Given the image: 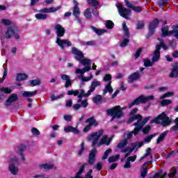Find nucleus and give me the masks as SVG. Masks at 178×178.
<instances>
[{
	"mask_svg": "<svg viewBox=\"0 0 178 178\" xmlns=\"http://www.w3.org/2000/svg\"><path fill=\"white\" fill-rule=\"evenodd\" d=\"M92 101L94 102V104H96V105H101V104H102V95H97L96 96H95L92 99Z\"/></svg>",
	"mask_w": 178,
	"mask_h": 178,
	"instance_id": "obj_27",
	"label": "nucleus"
},
{
	"mask_svg": "<svg viewBox=\"0 0 178 178\" xmlns=\"http://www.w3.org/2000/svg\"><path fill=\"white\" fill-rule=\"evenodd\" d=\"M26 148H27V147L24 144H21L19 146H18V149H19V154H23V152H24V151H26Z\"/></svg>",
	"mask_w": 178,
	"mask_h": 178,
	"instance_id": "obj_59",
	"label": "nucleus"
},
{
	"mask_svg": "<svg viewBox=\"0 0 178 178\" xmlns=\"http://www.w3.org/2000/svg\"><path fill=\"white\" fill-rule=\"evenodd\" d=\"M172 104V100L170 99H163L161 102V106H168V105H170Z\"/></svg>",
	"mask_w": 178,
	"mask_h": 178,
	"instance_id": "obj_51",
	"label": "nucleus"
},
{
	"mask_svg": "<svg viewBox=\"0 0 178 178\" xmlns=\"http://www.w3.org/2000/svg\"><path fill=\"white\" fill-rule=\"evenodd\" d=\"M141 52H143V49L142 48H139L137 49L136 52L134 54L135 56V59H138V58H140V55H141Z\"/></svg>",
	"mask_w": 178,
	"mask_h": 178,
	"instance_id": "obj_62",
	"label": "nucleus"
},
{
	"mask_svg": "<svg viewBox=\"0 0 178 178\" xmlns=\"http://www.w3.org/2000/svg\"><path fill=\"white\" fill-rule=\"evenodd\" d=\"M16 165H19V159L16 157L12 158L8 166V170L12 175H17L19 173V169L16 167Z\"/></svg>",
	"mask_w": 178,
	"mask_h": 178,
	"instance_id": "obj_9",
	"label": "nucleus"
},
{
	"mask_svg": "<svg viewBox=\"0 0 178 178\" xmlns=\"http://www.w3.org/2000/svg\"><path fill=\"white\" fill-rule=\"evenodd\" d=\"M112 81H108V83L106 85L104 89L103 90V95H106L107 92L109 94H112L113 92V88L111 86Z\"/></svg>",
	"mask_w": 178,
	"mask_h": 178,
	"instance_id": "obj_23",
	"label": "nucleus"
},
{
	"mask_svg": "<svg viewBox=\"0 0 178 178\" xmlns=\"http://www.w3.org/2000/svg\"><path fill=\"white\" fill-rule=\"evenodd\" d=\"M112 141V138H109L108 139V136L104 135L100 140L99 143L97 144V147H101V145H106L107 147L111 145V142Z\"/></svg>",
	"mask_w": 178,
	"mask_h": 178,
	"instance_id": "obj_15",
	"label": "nucleus"
},
{
	"mask_svg": "<svg viewBox=\"0 0 178 178\" xmlns=\"http://www.w3.org/2000/svg\"><path fill=\"white\" fill-rule=\"evenodd\" d=\"M64 131L65 133H74V134H80V130L76 129L74 127L69 126L67 127L64 128Z\"/></svg>",
	"mask_w": 178,
	"mask_h": 178,
	"instance_id": "obj_24",
	"label": "nucleus"
},
{
	"mask_svg": "<svg viewBox=\"0 0 178 178\" xmlns=\"http://www.w3.org/2000/svg\"><path fill=\"white\" fill-rule=\"evenodd\" d=\"M106 115L108 116H111V122H113V120L120 119L123 116V111H122V107L120 106H115L111 108L106 110Z\"/></svg>",
	"mask_w": 178,
	"mask_h": 178,
	"instance_id": "obj_5",
	"label": "nucleus"
},
{
	"mask_svg": "<svg viewBox=\"0 0 178 178\" xmlns=\"http://www.w3.org/2000/svg\"><path fill=\"white\" fill-rule=\"evenodd\" d=\"M17 101H19V97H17V94L13 93L11 94L8 99L6 100V102L4 104L5 108H9L13 104V102H17Z\"/></svg>",
	"mask_w": 178,
	"mask_h": 178,
	"instance_id": "obj_11",
	"label": "nucleus"
},
{
	"mask_svg": "<svg viewBox=\"0 0 178 178\" xmlns=\"http://www.w3.org/2000/svg\"><path fill=\"white\" fill-rule=\"evenodd\" d=\"M161 125L163 127H166L168 126H170L172 124V120L169 117L166 115L165 112L161 113L157 117H155L150 121V124L155 123L156 124H161Z\"/></svg>",
	"mask_w": 178,
	"mask_h": 178,
	"instance_id": "obj_3",
	"label": "nucleus"
},
{
	"mask_svg": "<svg viewBox=\"0 0 178 178\" xmlns=\"http://www.w3.org/2000/svg\"><path fill=\"white\" fill-rule=\"evenodd\" d=\"M169 77L170 79L178 77V62H175V64L172 65V69L171 70V72L169 75Z\"/></svg>",
	"mask_w": 178,
	"mask_h": 178,
	"instance_id": "obj_19",
	"label": "nucleus"
},
{
	"mask_svg": "<svg viewBox=\"0 0 178 178\" xmlns=\"http://www.w3.org/2000/svg\"><path fill=\"white\" fill-rule=\"evenodd\" d=\"M152 149L151 147H148L146 150V153L141 157V159H145V158H147V156H150L152 158V153L151 152Z\"/></svg>",
	"mask_w": 178,
	"mask_h": 178,
	"instance_id": "obj_45",
	"label": "nucleus"
},
{
	"mask_svg": "<svg viewBox=\"0 0 178 178\" xmlns=\"http://www.w3.org/2000/svg\"><path fill=\"white\" fill-rule=\"evenodd\" d=\"M40 169H44L45 170H48L49 169H52L54 165L52 164L44 163L40 165Z\"/></svg>",
	"mask_w": 178,
	"mask_h": 178,
	"instance_id": "obj_44",
	"label": "nucleus"
},
{
	"mask_svg": "<svg viewBox=\"0 0 178 178\" xmlns=\"http://www.w3.org/2000/svg\"><path fill=\"white\" fill-rule=\"evenodd\" d=\"M127 143H129V140L127 139H124L122 141L118 143L117 148H124V147L127 145Z\"/></svg>",
	"mask_w": 178,
	"mask_h": 178,
	"instance_id": "obj_43",
	"label": "nucleus"
},
{
	"mask_svg": "<svg viewBox=\"0 0 178 178\" xmlns=\"http://www.w3.org/2000/svg\"><path fill=\"white\" fill-rule=\"evenodd\" d=\"M86 166H87V163H83L81 168H79V170L76 172V175L78 176H80L83 174V172H84V170L86 169Z\"/></svg>",
	"mask_w": 178,
	"mask_h": 178,
	"instance_id": "obj_55",
	"label": "nucleus"
},
{
	"mask_svg": "<svg viewBox=\"0 0 178 178\" xmlns=\"http://www.w3.org/2000/svg\"><path fill=\"white\" fill-rule=\"evenodd\" d=\"M119 158H120V154H116L115 156H110L108 158V163H112L113 162L119 161Z\"/></svg>",
	"mask_w": 178,
	"mask_h": 178,
	"instance_id": "obj_39",
	"label": "nucleus"
},
{
	"mask_svg": "<svg viewBox=\"0 0 178 178\" xmlns=\"http://www.w3.org/2000/svg\"><path fill=\"white\" fill-rule=\"evenodd\" d=\"M84 149H86V147L84 146V143L81 144V149L78 151L79 156H81L83 155V152H84Z\"/></svg>",
	"mask_w": 178,
	"mask_h": 178,
	"instance_id": "obj_60",
	"label": "nucleus"
},
{
	"mask_svg": "<svg viewBox=\"0 0 178 178\" xmlns=\"http://www.w3.org/2000/svg\"><path fill=\"white\" fill-rule=\"evenodd\" d=\"M156 136V134H155L147 136L144 139L143 143H145V144H148L154 138V137H155Z\"/></svg>",
	"mask_w": 178,
	"mask_h": 178,
	"instance_id": "obj_46",
	"label": "nucleus"
},
{
	"mask_svg": "<svg viewBox=\"0 0 178 178\" xmlns=\"http://www.w3.org/2000/svg\"><path fill=\"white\" fill-rule=\"evenodd\" d=\"M169 2V0H159L156 2V5L161 8L163 9L164 6Z\"/></svg>",
	"mask_w": 178,
	"mask_h": 178,
	"instance_id": "obj_37",
	"label": "nucleus"
},
{
	"mask_svg": "<svg viewBox=\"0 0 178 178\" xmlns=\"http://www.w3.org/2000/svg\"><path fill=\"white\" fill-rule=\"evenodd\" d=\"M159 25V19L158 18L154 19L149 24L148 27V36L152 37L155 33V29Z\"/></svg>",
	"mask_w": 178,
	"mask_h": 178,
	"instance_id": "obj_10",
	"label": "nucleus"
},
{
	"mask_svg": "<svg viewBox=\"0 0 178 178\" xmlns=\"http://www.w3.org/2000/svg\"><path fill=\"white\" fill-rule=\"evenodd\" d=\"M158 40L160 41V43L156 45V49L161 51V48H162V47L165 45V42H163V39L161 38H158Z\"/></svg>",
	"mask_w": 178,
	"mask_h": 178,
	"instance_id": "obj_58",
	"label": "nucleus"
},
{
	"mask_svg": "<svg viewBox=\"0 0 178 178\" xmlns=\"http://www.w3.org/2000/svg\"><path fill=\"white\" fill-rule=\"evenodd\" d=\"M27 77H29V75L26 74H17L16 76V81H23L24 80H26Z\"/></svg>",
	"mask_w": 178,
	"mask_h": 178,
	"instance_id": "obj_32",
	"label": "nucleus"
},
{
	"mask_svg": "<svg viewBox=\"0 0 178 178\" xmlns=\"http://www.w3.org/2000/svg\"><path fill=\"white\" fill-rule=\"evenodd\" d=\"M172 95H175V92H168L163 95L161 97L160 99H165V98H168L169 97H172Z\"/></svg>",
	"mask_w": 178,
	"mask_h": 178,
	"instance_id": "obj_56",
	"label": "nucleus"
},
{
	"mask_svg": "<svg viewBox=\"0 0 178 178\" xmlns=\"http://www.w3.org/2000/svg\"><path fill=\"white\" fill-rule=\"evenodd\" d=\"M72 54L75 55L74 59L76 60H78V62H80L83 66H90L91 65V60L89 58H84V54L83 51L79 50V49L76 47L72 48Z\"/></svg>",
	"mask_w": 178,
	"mask_h": 178,
	"instance_id": "obj_4",
	"label": "nucleus"
},
{
	"mask_svg": "<svg viewBox=\"0 0 178 178\" xmlns=\"http://www.w3.org/2000/svg\"><path fill=\"white\" fill-rule=\"evenodd\" d=\"M34 95H37V90H35L33 92L24 91L22 93V97H24V98L34 97Z\"/></svg>",
	"mask_w": 178,
	"mask_h": 178,
	"instance_id": "obj_30",
	"label": "nucleus"
},
{
	"mask_svg": "<svg viewBox=\"0 0 178 178\" xmlns=\"http://www.w3.org/2000/svg\"><path fill=\"white\" fill-rule=\"evenodd\" d=\"M54 30H56V44L60 47V49L63 51L65 50V45L66 47H72V42L69 41V40H62V37H64L65 33H66V29L62 26V25L57 24L54 26Z\"/></svg>",
	"mask_w": 178,
	"mask_h": 178,
	"instance_id": "obj_2",
	"label": "nucleus"
},
{
	"mask_svg": "<svg viewBox=\"0 0 178 178\" xmlns=\"http://www.w3.org/2000/svg\"><path fill=\"white\" fill-rule=\"evenodd\" d=\"M61 80L63 81H65V83L64 85V87L65 88H69V87H72V79H70V76L67 74H62L61 75Z\"/></svg>",
	"mask_w": 178,
	"mask_h": 178,
	"instance_id": "obj_17",
	"label": "nucleus"
},
{
	"mask_svg": "<svg viewBox=\"0 0 178 178\" xmlns=\"http://www.w3.org/2000/svg\"><path fill=\"white\" fill-rule=\"evenodd\" d=\"M150 130H151V125H147L142 129V131L143 134H149Z\"/></svg>",
	"mask_w": 178,
	"mask_h": 178,
	"instance_id": "obj_57",
	"label": "nucleus"
},
{
	"mask_svg": "<svg viewBox=\"0 0 178 178\" xmlns=\"http://www.w3.org/2000/svg\"><path fill=\"white\" fill-rule=\"evenodd\" d=\"M1 23L3 26H10L6 28L4 34L6 40H10L13 37H15V40H19L20 35H19V31H20V29L17 25H13V22L8 19H2Z\"/></svg>",
	"mask_w": 178,
	"mask_h": 178,
	"instance_id": "obj_1",
	"label": "nucleus"
},
{
	"mask_svg": "<svg viewBox=\"0 0 178 178\" xmlns=\"http://www.w3.org/2000/svg\"><path fill=\"white\" fill-rule=\"evenodd\" d=\"M95 44H97V42H95V40H90L88 42H81V45H83V47H92V46L95 45Z\"/></svg>",
	"mask_w": 178,
	"mask_h": 178,
	"instance_id": "obj_40",
	"label": "nucleus"
},
{
	"mask_svg": "<svg viewBox=\"0 0 178 178\" xmlns=\"http://www.w3.org/2000/svg\"><path fill=\"white\" fill-rule=\"evenodd\" d=\"M145 26V22H144V21H138L136 24L137 30H143V29H144Z\"/></svg>",
	"mask_w": 178,
	"mask_h": 178,
	"instance_id": "obj_47",
	"label": "nucleus"
},
{
	"mask_svg": "<svg viewBox=\"0 0 178 178\" xmlns=\"http://www.w3.org/2000/svg\"><path fill=\"white\" fill-rule=\"evenodd\" d=\"M173 34V31H169V26H165L161 27V37L166 38Z\"/></svg>",
	"mask_w": 178,
	"mask_h": 178,
	"instance_id": "obj_21",
	"label": "nucleus"
},
{
	"mask_svg": "<svg viewBox=\"0 0 178 178\" xmlns=\"http://www.w3.org/2000/svg\"><path fill=\"white\" fill-rule=\"evenodd\" d=\"M166 175H168L166 172L163 173V170H160L159 171L156 172L155 175H154L152 177H149V178H165Z\"/></svg>",
	"mask_w": 178,
	"mask_h": 178,
	"instance_id": "obj_25",
	"label": "nucleus"
},
{
	"mask_svg": "<svg viewBox=\"0 0 178 178\" xmlns=\"http://www.w3.org/2000/svg\"><path fill=\"white\" fill-rule=\"evenodd\" d=\"M133 126H135V129H138L139 131L143 130V128H144V125L140 120H138L136 122H135Z\"/></svg>",
	"mask_w": 178,
	"mask_h": 178,
	"instance_id": "obj_41",
	"label": "nucleus"
},
{
	"mask_svg": "<svg viewBox=\"0 0 178 178\" xmlns=\"http://www.w3.org/2000/svg\"><path fill=\"white\" fill-rule=\"evenodd\" d=\"M117 8L118 13L122 17H124V19H129V16L131 15V10L130 8H126V7L123 6L120 3L117 6Z\"/></svg>",
	"mask_w": 178,
	"mask_h": 178,
	"instance_id": "obj_8",
	"label": "nucleus"
},
{
	"mask_svg": "<svg viewBox=\"0 0 178 178\" xmlns=\"http://www.w3.org/2000/svg\"><path fill=\"white\" fill-rule=\"evenodd\" d=\"M13 90L8 87L0 88V101L2 98H6L5 94H12Z\"/></svg>",
	"mask_w": 178,
	"mask_h": 178,
	"instance_id": "obj_14",
	"label": "nucleus"
},
{
	"mask_svg": "<svg viewBox=\"0 0 178 178\" xmlns=\"http://www.w3.org/2000/svg\"><path fill=\"white\" fill-rule=\"evenodd\" d=\"M122 31L124 32V35L127 38H130V31H129V28L126 25V22L122 24Z\"/></svg>",
	"mask_w": 178,
	"mask_h": 178,
	"instance_id": "obj_31",
	"label": "nucleus"
},
{
	"mask_svg": "<svg viewBox=\"0 0 178 178\" xmlns=\"http://www.w3.org/2000/svg\"><path fill=\"white\" fill-rule=\"evenodd\" d=\"M175 125L170 127L172 131H178V117L174 120Z\"/></svg>",
	"mask_w": 178,
	"mask_h": 178,
	"instance_id": "obj_48",
	"label": "nucleus"
},
{
	"mask_svg": "<svg viewBox=\"0 0 178 178\" xmlns=\"http://www.w3.org/2000/svg\"><path fill=\"white\" fill-rule=\"evenodd\" d=\"M112 141V138H109L108 139V136L104 135L100 140L99 143L97 144V147H101V145H106L107 147L111 145V142Z\"/></svg>",
	"mask_w": 178,
	"mask_h": 178,
	"instance_id": "obj_16",
	"label": "nucleus"
},
{
	"mask_svg": "<svg viewBox=\"0 0 178 178\" xmlns=\"http://www.w3.org/2000/svg\"><path fill=\"white\" fill-rule=\"evenodd\" d=\"M31 133L33 136H40V131L35 127L31 129Z\"/></svg>",
	"mask_w": 178,
	"mask_h": 178,
	"instance_id": "obj_64",
	"label": "nucleus"
},
{
	"mask_svg": "<svg viewBox=\"0 0 178 178\" xmlns=\"http://www.w3.org/2000/svg\"><path fill=\"white\" fill-rule=\"evenodd\" d=\"M88 5H90V6H98L99 5V1L97 0H88Z\"/></svg>",
	"mask_w": 178,
	"mask_h": 178,
	"instance_id": "obj_54",
	"label": "nucleus"
},
{
	"mask_svg": "<svg viewBox=\"0 0 178 178\" xmlns=\"http://www.w3.org/2000/svg\"><path fill=\"white\" fill-rule=\"evenodd\" d=\"M59 9H60V6L54 8V7H50V8H44L40 10H38V12L40 13H54L55 12H58V10H59Z\"/></svg>",
	"mask_w": 178,
	"mask_h": 178,
	"instance_id": "obj_18",
	"label": "nucleus"
},
{
	"mask_svg": "<svg viewBox=\"0 0 178 178\" xmlns=\"http://www.w3.org/2000/svg\"><path fill=\"white\" fill-rule=\"evenodd\" d=\"M168 131H165L159 135V136L158 137V138L156 140L157 145L162 143V141H163L165 140V138H166V136H168Z\"/></svg>",
	"mask_w": 178,
	"mask_h": 178,
	"instance_id": "obj_29",
	"label": "nucleus"
},
{
	"mask_svg": "<svg viewBox=\"0 0 178 178\" xmlns=\"http://www.w3.org/2000/svg\"><path fill=\"white\" fill-rule=\"evenodd\" d=\"M86 123H88L90 126L98 127V121L95 120L94 117H90L86 120Z\"/></svg>",
	"mask_w": 178,
	"mask_h": 178,
	"instance_id": "obj_26",
	"label": "nucleus"
},
{
	"mask_svg": "<svg viewBox=\"0 0 178 178\" xmlns=\"http://www.w3.org/2000/svg\"><path fill=\"white\" fill-rule=\"evenodd\" d=\"M97 149H92L88 156V163L90 165V166H92L94 165V163L95 162L97 158Z\"/></svg>",
	"mask_w": 178,
	"mask_h": 178,
	"instance_id": "obj_12",
	"label": "nucleus"
},
{
	"mask_svg": "<svg viewBox=\"0 0 178 178\" xmlns=\"http://www.w3.org/2000/svg\"><path fill=\"white\" fill-rule=\"evenodd\" d=\"M140 79H141L140 72H135L128 76V83H134V81H137V80H140Z\"/></svg>",
	"mask_w": 178,
	"mask_h": 178,
	"instance_id": "obj_13",
	"label": "nucleus"
},
{
	"mask_svg": "<svg viewBox=\"0 0 178 178\" xmlns=\"http://www.w3.org/2000/svg\"><path fill=\"white\" fill-rule=\"evenodd\" d=\"M104 134V129H99L98 131L93 132L87 137L88 141H92V147L94 148L95 145L98 144V140L101 138V136Z\"/></svg>",
	"mask_w": 178,
	"mask_h": 178,
	"instance_id": "obj_7",
	"label": "nucleus"
},
{
	"mask_svg": "<svg viewBox=\"0 0 178 178\" xmlns=\"http://www.w3.org/2000/svg\"><path fill=\"white\" fill-rule=\"evenodd\" d=\"M83 15L86 19H88V20H91L92 17V15H91V8H86Z\"/></svg>",
	"mask_w": 178,
	"mask_h": 178,
	"instance_id": "obj_36",
	"label": "nucleus"
},
{
	"mask_svg": "<svg viewBox=\"0 0 178 178\" xmlns=\"http://www.w3.org/2000/svg\"><path fill=\"white\" fill-rule=\"evenodd\" d=\"M132 10L136 13H141L143 12V8L141 6H134L132 8Z\"/></svg>",
	"mask_w": 178,
	"mask_h": 178,
	"instance_id": "obj_61",
	"label": "nucleus"
},
{
	"mask_svg": "<svg viewBox=\"0 0 178 178\" xmlns=\"http://www.w3.org/2000/svg\"><path fill=\"white\" fill-rule=\"evenodd\" d=\"M159 59H161V50H159V49H156V50L153 53L152 62V63L159 62Z\"/></svg>",
	"mask_w": 178,
	"mask_h": 178,
	"instance_id": "obj_22",
	"label": "nucleus"
},
{
	"mask_svg": "<svg viewBox=\"0 0 178 178\" xmlns=\"http://www.w3.org/2000/svg\"><path fill=\"white\" fill-rule=\"evenodd\" d=\"M132 148L131 149H121V152L122 153H126V152H129L130 154H131V152H133V151H134V149H136V148H137V145H134V143H132Z\"/></svg>",
	"mask_w": 178,
	"mask_h": 178,
	"instance_id": "obj_42",
	"label": "nucleus"
},
{
	"mask_svg": "<svg viewBox=\"0 0 178 178\" xmlns=\"http://www.w3.org/2000/svg\"><path fill=\"white\" fill-rule=\"evenodd\" d=\"M155 97L154 95H149V96H144V95H142L139 97H138L136 99H135L131 103L129 104V108H132V106H134V105H140V104H145L146 102H148L149 101L154 99Z\"/></svg>",
	"mask_w": 178,
	"mask_h": 178,
	"instance_id": "obj_6",
	"label": "nucleus"
},
{
	"mask_svg": "<svg viewBox=\"0 0 178 178\" xmlns=\"http://www.w3.org/2000/svg\"><path fill=\"white\" fill-rule=\"evenodd\" d=\"M90 28L92 29V30L96 33V34H97V35H102V34H104V33H107V30L106 29H97L95 26H90Z\"/></svg>",
	"mask_w": 178,
	"mask_h": 178,
	"instance_id": "obj_28",
	"label": "nucleus"
},
{
	"mask_svg": "<svg viewBox=\"0 0 178 178\" xmlns=\"http://www.w3.org/2000/svg\"><path fill=\"white\" fill-rule=\"evenodd\" d=\"M74 9L72 11V15L76 17V19H79L80 17V8L79 7V2L77 1L74 0Z\"/></svg>",
	"mask_w": 178,
	"mask_h": 178,
	"instance_id": "obj_20",
	"label": "nucleus"
},
{
	"mask_svg": "<svg viewBox=\"0 0 178 178\" xmlns=\"http://www.w3.org/2000/svg\"><path fill=\"white\" fill-rule=\"evenodd\" d=\"M129 42H130V40L129 38H125L120 44V47H121V48H124V47H127Z\"/></svg>",
	"mask_w": 178,
	"mask_h": 178,
	"instance_id": "obj_53",
	"label": "nucleus"
},
{
	"mask_svg": "<svg viewBox=\"0 0 178 178\" xmlns=\"http://www.w3.org/2000/svg\"><path fill=\"white\" fill-rule=\"evenodd\" d=\"M35 17L38 20H46L47 17H48V15L42 14V13H38L35 15Z\"/></svg>",
	"mask_w": 178,
	"mask_h": 178,
	"instance_id": "obj_34",
	"label": "nucleus"
},
{
	"mask_svg": "<svg viewBox=\"0 0 178 178\" xmlns=\"http://www.w3.org/2000/svg\"><path fill=\"white\" fill-rule=\"evenodd\" d=\"M79 79H81L82 81L83 82L90 81V80L92 79V74H90V76H86V77H84V76L81 75L79 76Z\"/></svg>",
	"mask_w": 178,
	"mask_h": 178,
	"instance_id": "obj_52",
	"label": "nucleus"
},
{
	"mask_svg": "<svg viewBox=\"0 0 178 178\" xmlns=\"http://www.w3.org/2000/svg\"><path fill=\"white\" fill-rule=\"evenodd\" d=\"M111 152H112V149L111 148L107 149L102 157V161H105V159H108V156L109 154H111Z\"/></svg>",
	"mask_w": 178,
	"mask_h": 178,
	"instance_id": "obj_49",
	"label": "nucleus"
},
{
	"mask_svg": "<svg viewBox=\"0 0 178 178\" xmlns=\"http://www.w3.org/2000/svg\"><path fill=\"white\" fill-rule=\"evenodd\" d=\"M30 87H35V86H40L41 84V80L40 79H33L29 81Z\"/></svg>",
	"mask_w": 178,
	"mask_h": 178,
	"instance_id": "obj_35",
	"label": "nucleus"
},
{
	"mask_svg": "<svg viewBox=\"0 0 178 178\" xmlns=\"http://www.w3.org/2000/svg\"><path fill=\"white\" fill-rule=\"evenodd\" d=\"M154 65V63L149 60H144V67H149V66H152Z\"/></svg>",
	"mask_w": 178,
	"mask_h": 178,
	"instance_id": "obj_63",
	"label": "nucleus"
},
{
	"mask_svg": "<svg viewBox=\"0 0 178 178\" xmlns=\"http://www.w3.org/2000/svg\"><path fill=\"white\" fill-rule=\"evenodd\" d=\"M105 26L108 30H112L115 27V24L112 20L106 21Z\"/></svg>",
	"mask_w": 178,
	"mask_h": 178,
	"instance_id": "obj_38",
	"label": "nucleus"
},
{
	"mask_svg": "<svg viewBox=\"0 0 178 178\" xmlns=\"http://www.w3.org/2000/svg\"><path fill=\"white\" fill-rule=\"evenodd\" d=\"M99 86H101V83H99L97 79H94L91 83L90 88L93 91H95V88H97V87H99Z\"/></svg>",
	"mask_w": 178,
	"mask_h": 178,
	"instance_id": "obj_33",
	"label": "nucleus"
},
{
	"mask_svg": "<svg viewBox=\"0 0 178 178\" xmlns=\"http://www.w3.org/2000/svg\"><path fill=\"white\" fill-rule=\"evenodd\" d=\"M79 94H80V92L78 90H68L67 92V95H74V97H77Z\"/></svg>",
	"mask_w": 178,
	"mask_h": 178,
	"instance_id": "obj_50",
	"label": "nucleus"
}]
</instances>
